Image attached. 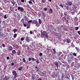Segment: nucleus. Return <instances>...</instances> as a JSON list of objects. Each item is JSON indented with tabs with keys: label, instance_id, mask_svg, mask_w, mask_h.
Wrapping results in <instances>:
<instances>
[{
	"label": "nucleus",
	"instance_id": "nucleus-64",
	"mask_svg": "<svg viewBox=\"0 0 80 80\" xmlns=\"http://www.w3.org/2000/svg\"><path fill=\"white\" fill-rule=\"evenodd\" d=\"M44 10H45V11H47V8H44Z\"/></svg>",
	"mask_w": 80,
	"mask_h": 80
},
{
	"label": "nucleus",
	"instance_id": "nucleus-52",
	"mask_svg": "<svg viewBox=\"0 0 80 80\" xmlns=\"http://www.w3.org/2000/svg\"><path fill=\"white\" fill-rule=\"evenodd\" d=\"M53 76H54V78H55V77H57V75L56 74H55V75H53Z\"/></svg>",
	"mask_w": 80,
	"mask_h": 80
},
{
	"label": "nucleus",
	"instance_id": "nucleus-36",
	"mask_svg": "<svg viewBox=\"0 0 80 80\" xmlns=\"http://www.w3.org/2000/svg\"><path fill=\"white\" fill-rule=\"evenodd\" d=\"M18 5H21V2H18Z\"/></svg>",
	"mask_w": 80,
	"mask_h": 80
},
{
	"label": "nucleus",
	"instance_id": "nucleus-42",
	"mask_svg": "<svg viewBox=\"0 0 80 80\" xmlns=\"http://www.w3.org/2000/svg\"><path fill=\"white\" fill-rule=\"evenodd\" d=\"M74 25H76V26L78 25V22H75L74 23Z\"/></svg>",
	"mask_w": 80,
	"mask_h": 80
},
{
	"label": "nucleus",
	"instance_id": "nucleus-48",
	"mask_svg": "<svg viewBox=\"0 0 80 80\" xmlns=\"http://www.w3.org/2000/svg\"><path fill=\"white\" fill-rule=\"evenodd\" d=\"M42 53L41 52H40L39 53V56H40V57H41V56H42Z\"/></svg>",
	"mask_w": 80,
	"mask_h": 80
},
{
	"label": "nucleus",
	"instance_id": "nucleus-22",
	"mask_svg": "<svg viewBox=\"0 0 80 80\" xmlns=\"http://www.w3.org/2000/svg\"><path fill=\"white\" fill-rule=\"evenodd\" d=\"M52 50H53V52H54V54H55V53H56V50L55 49H52Z\"/></svg>",
	"mask_w": 80,
	"mask_h": 80
},
{
	"label": "nucleus",
	"instance_id": "nucleus-46",
	"mask_svg": "<svg viewBox=\"0 0 80 80\" xmlns=\"http://www.w3.org/2000/svg\"><path fill=\"white\" fill-rule=\"evenodd\" d=\"M42 3H45L46 1V0H42Z\"/></svg>",
	"mask_w": 80,
	"mask_h": 80
},
{
	"label": "nucleus",
	"instance_id": "nucleus-39",
	"mask_svg": "<svg viewBox=\"0 0 80 80\" xmlns=\"http://www.w3.org/2000/svg\"><path fill=\"white\" fill-rule=\"evenodd\" d=\"M4 19H6L7 18V15H4Z\"/></svg>",
	"mask_w": 80,
	"mask_h": 80
},
{
	"label": "nucleus",
	"instance_id": "nucleus-51",
	"mask_svg": "<svg viewBox=\"0 0 80 80\" xmlns=\"http://www.w3.org/2000/svg\"><path fill=\"white\" fill-rule=\"evenodd\" d=\"M78 35H80V31H78Z\"/></svg>",
	"mask_w": 80,
	"mask_h": 80
},
{
	"label": "nucleus",
	"instance_id": "nucleus-6",
	"mask_svg": "<svg viewBox=\"0 0 80 80\" xmlns=\"http://www.w3.org/2000/svg\"><path fill=\"white\" fill-rule=\"evenodd\" d=\"M66 5L68 6H70L72 5V2L70 1H67V3H66Z\"/></svg>",
	"mask_w": 80,
	"mask_h": 80
},
{
	"label": "nucleus",
	"instance_id": "nucleus-53",
	"mask_svg": "<svg viewBox=\"0 0 80 80\" xmlns=\"http://www.w3.org/2000/svg\"><path fill=\"white\" fill-rule=\"evenodd\" d=\"M75 12H73V11H72L71 13L72 15H74L75 14Z\"/></svg>",
	"mask_w": 80,
	"mask_h": 80
},
{
	"label": "nucleus",
	"instance_id": "nucleus-41",
	"mask_svg": "<svg viewBox=\"0 0 80 80\" xmlns=\"http://www.w3.org/2000/svg\"><path fill=\"white\" fill-rule=\"evenodd\" d=\"M0 17H3V14H2V13H0Z\"/></svg>",
	"mask_w": 80,
	"mask_h": 80
},
{
	"label": "nucleus",
	"instance_id": "nucleus-49",
	"mask_svg": "<svg viewBox=\"0 0 80 80\" xmlns=\"http://www.w3.org/2000/svg\"><path fill=\"white\" fill-rule=\"evenodd\" d=\"M63 15V14L62 13H61L60 14V16L61 17H62Z\"/></svg>",
	"mask_w": 80,
	"mask_h": 80
},
{
	"label": "nucleus",
	"instance_id": "nucleus-5",
	"mask_svg": "<svg viewBox=\"0 0 80 80\" xmlns=\"http://www.w3.org/2000/svg\"><path fill=\"white\" fill-rule=\"evenodd\" d=\"M8 50L9 52H11L12 50H13V48L12 46H9L8 47Z\"/></svg>",
	"mask_w": 80,
	"mask_h": 80
},
{
	"label": "nucleus",
	"instance_id": "nucleus-63",
	"mask_svg": "<svg viewBox=\"0 0 80 80\" xmlns=\"http://www.w3.org/2000/svg\"><path fill=\"white\" fill-rule=\"evenodd\" d=\"M31 60H32V59L31 58H29L28 59L29 61H31Z\"/></svg>",
	"mask_w": 80,
	"mask_h": 80
},
{
	"label": "nucleus",
	"instance_id": "nucleus-16",
	"mask_svg": "<svg viewBox=\"0 0 80 80\" xmlns=\"http://www.w3.org/2000/svg\"><path fill=\"white\" fill-rule=\"evenodd\" d=\"M4 79H5L6 80H8L10 79V77H7L5 76L4 78Z\"/></svg>",
	"mask_w": 80,
	"mask_h": 80
},
{
	"label": "nucleus",
	"instance_id": "nucleus-1",
	"mask_svg": "<svg viewBox=\"0 0 80 80\" xmlns=\"http://www.w3.org/2000/svg\"><path fill=\"white\" fill-rule=\"evenodd\" d=\"M41 37L42 38H43V37H44L45 38V37H46V38H47V39L48 38V33H46V31H43V32L41 31Z\"/></svg>",
	"mask_w": 80,
	"mask_h": 80
},
{
	"label": "nucleus",
	"instance_id": "nucleus-14",
	"mask_svg": "<svg viewBox=\"0 0 80 80\" xmlns=\"http://www.w3.org/2000/svg\"><path fill=\"white\" fill-rule=\"evenodd\" d=\"M71 11L74 12H77V9H76V8H74L73 9L71 10Z\"/></svg>",
	"mask_w": 80,
	"mask_h": 80
},
{
	"label": "nucleus",
	"instance_id": "nucleus-43",
	"mask_svg": "<svg viewBox=\"0 0 80 80\" xmlns=\"http://www.w3.org/2000/svg\"><path fill=\"white\" fill-rule=\"evenodd\" d=\"M0 35L1 36H3V32H0Z\"/></svg>",
	"mask_w": 80,
	"mask_h": 80
},
{
	"label": "nucleus",
	"instance_id": "nucleus-13",
	"mask_svg": "<svg viewBox=\"0 0 80 80\" xmlns=\"http://www.w3.org/2000/svg\"><path fill=\"white\" fill-rule=\"evenodd\" d=\"M73 19L75 22H77L78 21V19L77 17H74V18Z\"/></svg>",
	"mask_w": 80,
	"mask_h": 80
},
{
	"label": "nucleus",
	"instance_id": "nucleus-21",
	"mask_svg": "<svg viewBox=\"0 0 80 80\" xmlns=\"http://www.w3.org/2000/svg\"><path fill=\"white\" fill-rule=\"evenodd\" d=\"M22 60H23V62H24V63H26V60L25 59V58H23Z\"/></svg>",
	"mask_w": 80,
	"mask_h": 80
},
{
	"label": "nucleus",
	"instance_id": "nucleus-17",
	"mask_svg": "<svg viewBox=\"0 0 80 80\" xmlns=\"http://www.w3.org/2000/svg\"><path fill=\"white\" fill-rule=\"evenodd\" d=\"M28 45V44L25 45V44H23V45H22V47H23V48H26V47H27Z\"/></svg>",
	"mask_w": 80,
	"mask_h": 80
},
{
	"label": "nucleus",
	"instance_id": "nucleus-55",
	"mask_svg": "<svg viewBox=\"0 0 80 80\" xmlns=\"http://www.w3.org/2000/svg\"><path fill=\"white\" fill-rule=\"evenodd\" d=\"M72 66H73L74 65V62H73L71 63Z\"/></svg>",
	"mask_w": 80,
	"mask_h": 80
},
{
	"label": "nucleus",
	"instance_id": "nucleus-24",
	"mask_svg": "<svg viewBox=\"0 0 80 80\" xmlns=\"http://www.w3.org/2000/svg\"><path fill=\"white\" fill-rule=\"evenodd\" d=\"M28 3H30V5H33V3H32V1H28Z\"/></svg>",
	"mask_w": 80,
	"mask_h": 80
},
{
	"label": "nucleus",
	"instance_id": "nucleus-61",
	"mask_svg": "<svg viewBox=\"0 0 80 80\" xmlns=\"http://www.w3.org/2000/svg\"><path fill=\"white\" fill-rule=\"evenodd\" d=\"M36 62L37 63H39V61H38H38H36Z\"/></svg>",
	"mask_w": 80,
	"mask_h": 80
},
{
	"label": "nucleus",
	"instance_id": "nucleus-3",
	"mask_svg": "<svg viewBox=\"0 0 80 80\" xmlns=\"http://www.w3.org/2000/svg\"><path fill=\"white\" fill-rule=\"evenodd\" d=\"M18 10H20L21 12H23V11H24V9L22 7H18Z\"/></svg>",
	"mask_w": 80,
	"mask_h": 80
},
{
	"label": "nucleus",
	"instance_id": "nucleus-59",
	"mask_svg": "<svg viewBox=\"0 0 80 80\" xmlns=\"http://www.w3.org/2000/svg\"><path fill=\"white\" fill-rule=\"evenodd\" d=\"M30 34H32V33H33V32H32V31H31L30 32Z\"/></svg>",
	"mask_w": 80,
	"mask_h": 80
},
{
	"label": "nucleus",
	"instance_id": "nucleus-8",
	"mask_svg": "<svg viewBox=\"0 0 80 80\" xmlns=\"http://www.w3.org/2000/svg\"><path fill=\"white\" fill-rule=\"evenodd\" d=\"M21 54V51L20 50L18 49V52L17 53V55H20V54Z\"/></svg>",
	"mask_w": 80,
	"mask_h": 80
},
{
	"label": "nucleus",
	"instance_id": "nucleus-10",
	"mask_svg": "<svg viewBox=\"0 0 80 80\" xmlns=\"http://www.w3.org/2000/svg\"><path fill=\"white\" fill-rule=\"evenodd\" d=\"M12 53L13 54H15V55L17 53V52L15 50H12Z\"/></svg>",
	"mask_w": 80,
	"mask_h": 80
},
{
	"label": "nucleus",
	"instance_id": "nucleus-27",
	"mask_svg": "<svg viewBox=\"0 0 80 80\" xmlns=\"http://www.w3.org/2000/svg\"><path fill=\"white\" fill-rule=\"evenodd\" d=\"M79 29V28H78V27H76L75 28V30H78V29Z\"/></svg>",
	"mask_w": 80,
	"mask_h": 80
},
{
	"label": "nucleus",
	"instance_id": "nucleus-15",
	"mask_svg": "<svg viewBox=\"0 0 80 80\" xmlns=\"http://www.w3.org/2000/svg\"><path fill=\"white\" fill-rule=\"evenodd\" d=\"M18 31V29H14L13 30V31L14 33H15L16 32H17Z\"/></svg>",
	"mask_w": 80,
	"mask_h": 80
},
{
	"label": "nucleus",
	"instance_id": "nucleus-9",
	"mask_svg": "<svg viewBox=\"0 0 80 80\" xmlns=\"http://www.w3.org/2000/svg\"><path fill=\"white\" fill-rule=\"evenodd\" d=\"M66 42L67 43H70V40L69 38H68L66 39Z\"/></svg>",
	"mask_w": 80,
	"mask_h": 80
},
{
	"label": "nucleus",
	"instance_id": "nucleus-45",
	"mask_svg": "<svg viewBox=\"0 0 80 80\" xmlns=\"http://www.w3.org/2000/svg\"><path fill=\"white\" fill-rule=\"evenodd\" d=\"M24 20H26V19H27V16H24Z\"/></svg>",
	"mask_w": 80,
	"mask_h": 80
},
{
	"label": "nucleus",
	"instance_id": "nucleus-56",
	"mask_svg": "<svg viewBox=\"0 0 80 80\" xmlns=\"http://www.w3.org/2000/svg\"><path fill=\"white\" fill-rule=\"evenodd\" d=\"M21 2H22V3H24V2H25V0H21Z\"/></svg>",
	"mask_w": 80,
	"mask_h": 80
},
{
	"label": "nucleus",
	"instance_id": "nucleus-60",
	"mask_svg": "<svg viewBox=\"0 0 80 80\" xmlns=\"http://www.w3.org/2000/svg\"><path fill=\"white\" fill-rule=\"evenodd\" d=\"M27 24H24V27H27Z\"/></svg>",
	"mask_w": 80,
	"mask_h": 80
},
{
	"label": "nucleus",
	"instance_id": "nucleus-26",
	"mask_svg": "<svg viewBox=\"0 0 80 80\" xmlns=\"http://www.w3.org/2000/svg\"><path fill=\"white\" fill-rule=\"evenodd\" d=\"M26 7H28V8H30V5H28V4H27Z\"/></svg>",
	"mask_w": 80,
	"mask_h": 80
},
{
	"label": "nucleus",
	"instance_id": "nucleus-31",
	"mask_svg": "<svg viewBox=\"0 0 80 80\" xmlns=\"http://www.w3.org/2000/svg\"><path fill=\"white\" fill-rule=\"evenodd\" d=\"M65 23H66V24H68V20H66Z\"/></svg>",
	"mask_w": 80,
	"mask_h": 80
},
{
	"label": "nucleus",
	"instance_id": "nucleus-11",
	"mask_svg": "<svg viewBox=\"0 0 80 80\" xmlns=\"http://www.w3.org/2000/svg\"><path fill=\"white\" fill-rule=\"evenodd\" d=\"M23 68L22 66H21L20 67H19L18 68V70H19V71H21V70H22Z\"/></svg>",
	"mask_w": 80,
	"mask_h": 80
},
{
	"label": "nucleus",
	"instance_id": "nucleus-19",
	"mask_svg": "<svg viewBox=\"0 0 80 80\" xmlns=\"http://www.w3.org/2000/svg\"><path fill=\"white\" fill-rule=\"evenodd\" d=\"M38 21H39V25H40V24H42V20H41V19H38Z\"/></svg>",
	"mask_w": 80,
	"mask_h": 80
},
{
	"label": "nucleus",
	"instance_id": "nucleus-18",
	"mask_svg": "<svg viewBox=\"0 0 80 80\" xmlns=\"http://www.w3.org/2000/svg\"><path fill=\"white\" fill-rule=\"evenodd\" d=\"M35 70H36V72H37L38 71V67H35Z\"/></svg>",
	"mask_w": 80,
	"mask_h": 80
},
{
	"label": "nucleus",
	"instance_id": "nucleus-7",
	"mask_svg": "<svg viewBox=\"0 0 80 80\" xmlns=\"http://www.w3.org/2000/svg\"><path fill=\"white\" fill-rule=\"evenodd\" d=\"M35 24H36V27H38L40 25L39 24H38V21H36L35 22Z\"/></svg>",
	"mask_w": 80,
	"mask_h": 80
},
{
	"label": "nucleus",
	"instance_id": "nucleus-34",
	"mask_svg": "<svg viewBox=\"0 0 80 80\" xmlns=\"http://www.w3.org/2000/svg\"><path fill=\"white\" fill-rule=\"evenodd\" d=\"M42 16L43 17H45V13L43 12L42 13Z\"/></svg>",
	"mask_w": 80,
	"mask_h": 80
},
{
	"label": "nucleus",
	"instance_id": "nucleus-58",
	"mask_svg": "<svg viewBox=\"0 0 80 80\" xmlns=\"http://www.w3.org/2000/svg\"><path fill=\"white\" fill-rule=\"evenodd\" d=\"M7 60H9V59H10V57H9L8 56L7 57Z\"/></svg>",
	"mask_w": 80,
	"mask_h": 80
},
{
	"label": "nucleus",
	"instance_id": "nucleus-4",
	"mask_svg": "<svg viewBox=\"0 0 80 80\" xmlns=\"http://www.w3.org/2000/svg\"><path fill=\"white\" fill-rule=\"evenodd\" d=\"M26 42H28V43H29L30 42V39L29 38V37H28V36H27L25 38Z\"/></svg>",
	"mask_w": 80,
	"mask_h": 80
},
{
	"label": "nucleus",
	"instance_id": "nucleus-62",
	"mask_svg": "<svg viewBox=\"0 0 80 80\" xmlns=\"http://www.w3.org/2000/svg\"><path fill=\"white\" fill-rule=\"evenodd\" d=\"M12 8V7L10 6V10L11 11H12V9H11Z\"/></svg>",
	"mask_w": 80,
	"mask_h": 80
},
{
	"label": "nucleus",
	"instance_id": "nucleus-54",
	"mask_svg": "<svg viewBox=\"0 0 80 80\" xmlns=\"http://www.w3.org/2000/svg\"><path fill=\"white\" fill-rule=\"evenodd\" d=\"M11 65L12 66H13V65H14V63L12 62V63L11 64Z\"/></svg>",
	"mask_w": 80,
	"mask_h": 80
},
{
	"label": "nucleus",
	"instance_id": "nucleus-29",
	"mask_svg": "<svg viewBox=\"0 0 80 80\" xmlns=\"http://www.w3.org/2000/svg\"><path fill=\"white\" fill-rule=\"evenodd\" d=\"M67 12H65L64 13V15L65 16H67Z\"/></svg>",
	"mask_w": 80,
	"mask_h": 80
},
{
	"label": "nucleus",
	"instance_id": "nucleus-28",
	"mask_svg": "<svg viewBox=\"0 0 80 80\" xmlns=\"http://www.w3.org/2000/svg\"><path fill=\"white\" fill-rule=\"evenodd\" d=\"M67 20H70V16H68L67 17Z\"/></svg>",
	"mask_w": 80,
	"mask_h": 80
},
{
	"label": "nucleus",
	"instance_id": "nucleus-30",
	"mask_svg": "<svg viewBox=\"0 0 80 80\" xmlns=\"http://www.w3.org/2000/svg\"><path fill=\"white\" fill-rule=\"evenodd\" d=\"M75 48L77 50V52H79V48H78L76 47Z\"/></svg>",
	"mask_w": 80,
	"mask_h": 80
},
{
	"label": "nucleus",
	"instance_id": "nucleus-2",
	"mask_svg": "<svg viewBox=\"0 0 80 80\" xmlns=\"http://www.w3.org/2000/svg\"><path fill=\"white\" fill-rule=\"evenodd\" d=\"M12 74L14 76L13 78L14 79H15V78L17 77V72L15 70H13L12 71Z\"/></svg>",
	"mask_w": 80,
	"mask_h": 80
},
{
	"label": "nucleus",
	"instance_id": "nucleus-50",
	"mask_svg": "<svg viewBox=\"0 0 80 80\" xmlns=\"http://www.w3.org/2000/svg\"><path fill=\"white\" fill-rule=\"evenodd\" d=\"M27 26H30V23H27Z\"/></svg>",
	"mask_w": 80,
	"mask_h": 80
},
{
	"label": "nucleus",
	"instance_id": "nucleus-57",
	"mask_svg": "<svg viewBox=\"0 0 80 80\" xmlns=\"http://www.w3.org/2000/svg\"><path fill=\"white\" fill-rule=\"evenodd\" d=\"M59 6H60V7H62V8H63V5H62V4H60L59 5Z\"/></svg>",
	"mask_w": 80,
	"mask_h": 80
},
{
	"label": "nucleus",
	"instance_id": "nucleus-38",
	"mask_svg": "<svg viewBox=\"0 0 80 80\" xmlns=\"http://www.w3.org/2000/svg\"><path fill=\"white\" fill-rule=\"evenodd\" d=\"M2 46L3 47H5V45L3 43L2 44Z\"/></svg>",
	"mask_w": 80,
	"mask_h": 80
},
{
	"label": "nucleus",
	"instance_id": "nucleus-33",
	"mask_svg": "<svg viewBox=\"0 0 80 80\" xmlns=\"http://www.w3.org/2000/svg\"><path fill=\"white\" fill-rule=\"evenodd\" d=\"M55 65H56V66H58V62H56L55 63Z\"/></svg>",
	"mask_w": 80,
	"mask_h": 80
},
{
	"label": "nucleus",
	"instance_id": "nucleus-47",
	"mask_svg": "<svg viewBox=\"0 0 80 80\" xmlns=\"http://www.w3.org/2000/svg\"><path fill=\"white\" fill-rule=\"evenodd\" d=\"M32 22V20H29V21H28V23H31V22Z\"/></svg>",
	"mask_w": 80,
	"mask_h": 80
},
{
	"label": "nucleus",
	"instance_id": "nucleus-32",
	"mask_svg": "<svg viewBox=\"0 0 80 80\" xmlns=\"http://www.w3.org/2000/svg\"><path fill=\"white\" fill-rule=\"evenodd\" d=\"M32 80H34V79H35V77H34V76L33 75H32Z\"/></svg>",
	"mask_w": 80,
	"mask_h": 80
},
{
	"label": "nucleus",
	"instance_id": "nucleus-44",
	"mask_svg": "<svg viewBox=\"0 0 80 80\" xmlns=\"http://www.w3.org/2000/svg\"><path fill=\"white\" fill-rule=\"evenodd\" d=\"M21 41H23L24 40V38H21Z\"/></svg>",
	"mask_w": 80,
	"mask_h": 80
},
{
	"label": "nucleus",
	"instance_id": "nucleus-23",
	"mask_svg": "<svg viewBox=\"0 0 80 80\" xmlns=\"http://www.w3.org/2000/svg\"><path fill=\"white\" fill-rule=\"evenodd\" d=\"M13 62L14 63H15V64H17V61L16 60H13Z\"/></svg>",
	"mask_w": 80,
	"mask_h": 80
},
{
	"label": "nucleus",
	"instance_id": "nucleus-25",
	"mask_svg": "<svg viewBox=\"0 0 80 80\" xmlns=\"http://www.w3.org/2000/svg\"><path fill=\"white\" fill-rule=\"evenodd\" d=\"M52 58H55V54H52Z\"/></svg>",
	"mask_w": 80,
	"mask_h": 80
},
{
	"label": "nucleus",
	"instance_id": "nucleus-12",
	"mask_svg": "<svg viewBox=\"0 0 80 80\" xmlns=\"http://www.w3.org/2000/svg\"><path fill=\"white\" fill-rule=\"evenodd\" d=\"M49 12L50 13H53V10L52 8H50L49 9Z\"/></svg>",
	"mask_w": 80,
	"mask_h": 80
},
{
	"label": "nucleus",
	"instance_id": "nucleus-40",
	"mask_svg": "<svg viewBox=\"0 0 80 80\" xmlns=\"http://www.w3.org/2000/svg\"><path fill=\"white\" fill-rule=\"evenodd\" d=\"M21 21L22 22H23L24 23V19H23V18H22V20H21Z\"/></svg>",
	"mask_w": 80,
	"mask_h": 80
},
{
	"label": "nucleus",
	"instance_id": "nucleus-35",
	"mask_svg": "<svg viewBox=\"0 0 80 80\" xmlns=\"http://www.w3.org/2000/svg\"><path fill=\"white\" fill-rule=\"evenodd\" d=\"M32 60V61H35L36 60V59H35V58H31Z\"/></svg>",
	"mask_w": 80,
	"mask_h": 80
},
{
	"label": "nucleus",
	"instance_id": "nucleus-20",
	"mask_svg": "<svg viewBox=\"0 0 80 80\" xmlns=\"http://www.w3.org/2000/svg\"><path fill=\"white\" fill-rule=\"evenodd\" d=\"M17 36V34L15 33L14 34L13 37L14 38H16Z\"/></svg>",
	"mask_w": 80,
	"mask_h": 80
},
{
	"label": "nucleus",
	"instance_id": "nucleus-37",
	"mask_svg": "<svg viewBox=\"0 0 80 80\" xmlns=\"http://www.w3.org/2000/svg\"><path fill=\"white\" fill-rule=\"evenodd\" d=\"M73 55L74 56H75V57H76V56H77V54L75 52L73 53Z\"/></svg>",
	"mask_w": 80,
	"mask_h": 80
}]
</instances>
